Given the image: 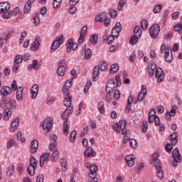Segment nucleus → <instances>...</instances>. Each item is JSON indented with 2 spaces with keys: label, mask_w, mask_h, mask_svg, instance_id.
Segmentation results:
<instances>
[{
  "label": "nucleus",
  "mask_w": 182,
  "mask_h": 182,
  "mask_svg": "<svg viewBox=\"0 0 182 182\" xmlns=\"http://www.w3.org/2000/svg\"><path fill=\"white\" fill-rule=\"evenodd\" d=\"M72 82H73V78L67 80L63 87V93L65 95L63 100L64 106L68 107V109L73 107H70L72 106V97L69 95V89L72 87Z\"/></svg>",
  "instance_id": "nucleus-1"
},
{
  "label": "nucleus",
  "mask_w": 182,
  "mask_h": 182,
  "mask_svg": "<svg viewBox=\"0 0 182 182\" xmlns=\"http://www.w3.org/2000/svg\"><path fill=\"white\" fill-rule=\"evenodd\" d=\"M110 70L112 73H116L119 70V65L113 64L111 65Z\"/></svg>",
  "instance_id": "nucleus-52"
},
{
  "label": "nucleus",
  "mask_w": 182,
  "mask_h": 182,
  "mask_svg": "<svg viewBox=\"0 0 182 182\" xmlns=\"http://www.w3.org/2000/svg\"><path fill=\"white\" fill-rule=\"evenodd\" d=\"M85 157H96V151L92 147H88L84 153Z\"/></svg>",
  "instance_id": "nucleus-22"
},
{
  "label": "nucleus",
  "mask_w": 182,
  "mask_h": 182,
  "mask_svg": "<svg viewBox=\"0 0 182 182\" xmlns=\"http://www.w3.org/2000/svg\"><path fill=\"white\" fill-rule=\"evenodd\" d=\"M100 73V70H99V67L95 66L94 68V70H93V77H92L93 82H96L97 80V77H98Z\"/></svg>",
  "instance_id": "nucleus-29"
},
{
  "label": "nucleus",
  "mask_w": 182,
  "mask_h": 182,
  "mask_svg": "<svg viewBox=\"0 0 182 182\" xmlns=\"http://www.w3.org/2000/svg\"><path fill=\"white\" fill-rule=\"evenodd\" d=\"M23 60V57L21 55H18L14 58V63L19 65V63H22V60Z\"/></svg>",
  "instance_id": "nucleus-41"
},
{
  "label": "nucleus",
  "mask_w": 182,
  "mask_h": 182,
  "mask_svg": "<svg viewBox=\"0 0 182 182\" xmlns=\"http://www.w3.org/2000/svg\"><path fill=\"white\" fill-rule=\"evenodd\" d=\"M60 4H62V0H54L53 1V8L55 9L60 6Z\"/></svg>",
  "instance_id": "nucleus-57"
},
{
  "label": "nucleus",
  "mask_w": 182,
  "mask_h": 182,
  "mask_svg": "<svg viewBox=\"0 0 182 182\" xmlns=\"http://www.w3.org/2000/svg\"><path fill=\"white\" fill-rule=\"evenodd\" d=\"M160 33V26L159 24H154L149 28V35L153 39H156Z\"/></svg>",
  "instance_id": "nucleus-9"
},
{
  "label": "nucleus",
  "mask_w": 182,
  "mask_h": 182,
  "mask_svg": "<svg viewBox=\"0 0 182 182\" xmlns=\"http://www.w3.org/2000/svg\"><path fill=\"white\" fill-rule=\"evenodd\" d=\"M85 167L89 168L90 173H88V176L92 178L89 182H97V166L96 165H92L90 163H87Z\"/></svg>",
  "instance_id": "nucleus-3"
},
{
  "label": "nucleus",
  "mask_w": 182,
  "mask_h": 182,
  "mask_svg": "<svg viewBox=\"0 0 182 182\" xmlns=\"http://www.w3.org/2000/svg\"><path fill=\"white\" fill-rule=\"evenodd\" d=\"M161 9H163V6L161 4H157L153 10V12L155 14H159L161 11Z\"/></svg>",
  "instance_id": "nucleus-44"
},
{
  "label": "nucleus",
  "mask_w": 182,
  "mask_h": 182,
  "mask_svg": "<svg viewBox=\"0 0 182 182\" xmlns=\"http://www.w3.org/2000/svg\"><path fill=\"white\" fill-rule=\"evenodd\" d=\"M31 9H32V5H30L28 3H26L24 6V14H29V12H31Z\"/></svg>",
  "instance_id": "nucleus-45"
},
{
  "label": "nucleus",
  "mask_w": 182,
  "mask_h": 182,
  "mask_svg": "<svg viewBox=\"0 0 182 182\" xmlns=\"http://www.w3.org/2000/svg\"><path fill=\"white\" fill-rule=\"evenodd\" d=\"M17 139L20 140L22 143H25V138L22 137V132H18L17 134Z\"/></svg>",
  "instance_id": "nucleus-63"
},
{
  "label": "nucleus",
  "mask_w": 182,
  "mask_h": 182,
  "mask_svg": "<svg viewBox=\"0 0 182 182\" xmlns=\"http://www.w3.org/2000/svg\"><path fill=\"white\" fill-rule=\"evenodd\" d=\"M117 85H116V82H114V79L111 78L108 80V82L106 86V92H108V93H112V92H114L116 89H117Z\"/></svg>",
  "instance_id": "nucleus-10"
},
{
  "label": "nucleus",
  "mask_w": 182,
  "mask_h": 182,
  "mask_svg": "<svg viewBox=\"0 0 182 182\" xmlns=\"http://www.w3.org/2000/svg\"><path fill=\"white\" fill-rule=\"evenodd\" d=\"M110 22H112V19L110 18H105L104 20V26L107 28V26H110Z\"/></svg>",
  "instance_id": "nucleus-60"
},
{
  "label": "nucleus",
  "mask_w": 182,
  "mask_h": 182,
  "mask_svg": "<svg viewBox=\"0 0 182 182\" xmlns=\"http://www.w3.org/2000/svg\"><path fill=\"white\" fill-rule=\"evenodd\" d=\"M156 117H157V116H156V110H154V109H150L148 115V122L153 123Z\"/></svg>",
  "instance_id": "nucleus-21"
},
{
  "label": "nucleus",
  "mask_w": 182,
  "mask_h": 182,
  "mask_svg": "<svg viewBox=\"0 0 182 182\" xmlns=\"http://www.w3.org/2000/svg\"><path fill=\"white\" fill-rule=\"evenodd\" d=\"M39 67V61L38 60H33V63L28 65V70H32V69L36 70Z\"/></svg>",
  "instance_id": "nucleus-28"
},
{
  "label": "nucleus",
  "mask_w": 182,
  "mask_h": 182,
  "mask_svg": "<svg viewBox=\"0 0 182 182\" xmlns=\"http://www.w3.org/2000/svg\"><path fill=\"white\" fill-rule=\"evenodd\" d=\"M124 5H126V0H119L117 7L118 11H122Z\"/></svg>",
  "instance_id": "nucleus-47"
},
{
  "label": "nucleus",
  "mask_w": 182,
  "mask_h": 182,
  "mask_svg": "<svg viewBox=\"0 0 182 182\" xmlns=\"http://www.w3.org/2000/svg\"><path fill=\"white\" fill-rule=\"evenodd\" d=\"M63 42H65V36H63V35H60L56 37L55 40L52 44L51 50H53V52H55V50H56L59 48V46H60V45L63 43Z\"/></svg>",
  "instance_id": "nucleus-8"
},
{
  "label": "nucleus",
  "mask_w": 182,
  "mask_h": 182,
  "mask_svg": "<svg viewBox=\"0 0 182 182\" xmlns=\"http://www.w3.org/2000/svg\"><path fill=\"white\" fill-rule=\"evenodd\" d=\"M11 8V5L9 3L4 1L0 3V14H5V12H8Z\"/></svg>",
  "instance_id": "nucleus-17"
},
{
  "label": "nucleus",
  "mask_w": 182,
  "mask_h": 182,
  "mask_svg": "<svg viewBox=\"0 0 182 182\" xmlns=\"http://www.w3.org/2000/svg\"><path fill=\"white\" fill-rule=\"evenodd\" d=\"M29 163H30V166L36 168L38 166V164L36 163V159H35V157L33 156L30 157Z\"/></svg>",
  "instance_id": "nucleus-39"
},
{
  "label": "nucleus",
  "mask_w": 182,
  "mask_h": 182,
  "mask_svg": "<svg viewBox=\"0 0 182 182\" xmlns=\"http://www.w3.org/2000/svg\"><path fill=\"white\" fill-rule=\"evenodd\" d=\"M11 90H17L16 91V100H18V102H22V99H23V87H18L16 85V80H14L12 82L11 84Z\"/></svg>",
  "instance_id": "nucleus-5"
},
{
  "label": "nucleus",
  "mask_w": 182,
  "mask_h": 182,
  "mask_svg": "<svg viewBox=\"0 0 182 182\" xmlns=\"http://www.w3.org/2000/svg\"><path fill=\"white\" fill-rule=\"evenodd\" d=\"M155 76L157 78V82H159V83L164 80V72L160 68H157L156 69Z\"/></svg>",
  "instance_id": "nucleus-13"
},
{
  "label": "nucleus",
  "mask_w": 182,
  "mask_h": 182,
  "mask_svg": "<svg viewBox=\"0 0 182 182\" xmlns=\"http://www.w3.org/2000/svg\"><path fill=\"white\" fill-rule=\"evenodd\" d=\"M14 171H15V166L14 165H10L8 168V170L6 173V177H11L12 174H14Z\"/></svg>",
  "instance_id": "nucleus-33"
},
{
  "label": "nucleus",
  "mask_w": 182,
  "mask_h": 182,
  "mask_svg": "<svg viewBox=\"0 0 182 182\" xmlns=\"http://www.w3.org/2000/svg\"><path fill=\"white\" fill-rule=\"evenodd\" d=\"M12 115V110L11 108H6L4 112V119L8 122Z\"/></svg>",
  "instance_id": "nucleus-25"
},
{
  "label": "nucleus",
  "mask_w": 182,
  "mask_h": 182,
  "mask_svg": "<svg viewBox=\"0 0 182 182\" xmlns=\"http://www.w3.org/2000/svg\"><path fill=\"white\" fill-rule=\"evenodd\" d=\"M34 25L38 26L39 23H41V20L39 19V14H36L33 17Z\"/></svg>",
  "instance_id": "nucleus-50"
},
{
  "label": "nucleus",
  "mask_w": 182,
  "mask_h": 182,
  "mask_svg": "<svg viewBox=\"0 0 182 182\" xmlns=\"http://www.w3.org/2000/svg\"><path fill=\"white\" fill-rule=\"evenodd\" d=\"M38 141L36 139H33L30 147V153L31 154H35V153H36V151H38Z\"/></svg>",
  "instance_id": "nucleus-19"
},
{
  "label": "nucleus",
  "mask_w": 182,
  "mask_h": 182,
  "mask_svg": "<svg viewBox=\"0 0 182 182\" xmlns=\"http://www.w3.org/2000/svg\"><path fill=\"white\" fill-rule=\"evenodd\" d=\"M129 146L132 149H137V141L134 139L129 140Z\"/></svg>",
  "instance_id": "nucleus-46"
},
{
  "label": "nucleus",
  "mask_w": 182,
  "mask_h": 182,
  "mask_svg": "<svg viewBox=\"0 0 182 182\" xmlns=\"http://www.w3.org/2000/svg\"><path fill=\"white\" fill-rule=\"evenodd\" d=\"M90 58H92V50L88 48L85 52L84 59H85V60H87L88 59H90Z\"/></svg>",
  "instance_id": "nucleus-35"
},
{
  "label": "nucleus",
  "mask_w": 182,
  "mask_h": 182,
  "mask_svg": "<svg viewBox=\"0 0 182 182\" xmlns=\"http://www.w3.org/2000/svg\"><path fill=\"white\" fill-rule=\"evenodd\" d=\"M59 159V151H55L51 155L52 161H58Z\"/></svg>",
  "instance_id": "nucleus-36"
},
{
  "label": "nucleus",
  "mask_w": 182,
  "mask_h": 182,
  "mask_svg": "<svg viewBox=\"0 0 182 182\" xmlns=\"http://www.w3.org/2000/svg\"><path fill=\"white\" fill-rule=\"evenodd\" d=\"M178 109V107H177V105H173L171 107V109L169 112L171 114V117H174L176 116V113Z\"/></svg>",
  "instance_id": "nucleus-43"
},
{
  "label": "nucleus",
  "mask_w": 182,
  "mask_h": 182,
  "mask_svg": "<svg viewBox=\"0 0 182 182\" xmlns=\"http://www.w3.org/2000/svg\"><path fill=\"white\" fill-rule=\"evenodd\" d=\"M90 86H92V81H87L84 87V93H87V92H89Z\"/></svg>",
  "instance_id": "nucleus-55"
},
{
  "label": "nucleus",
  "mask_w": 182,
  "mask_h": 182,
  "mask_svg": "<svg viewBox=\"0 0 182 182\" xmlns=\"http://www.w3.org/2000/svg\"><path fill=\"white\" fill-rule=\"evenodd\" d=\"M44 180H45V176H43V174H39L36 178L37 182H43Z\"/></svg>",
  "instance_id": "nucleus-61"
},
{
  "label": "nucleus",
  "mask_w": 182,
  "mask_h": 182,
  "mask_svg": "<svg viewBox=\"0 0 182 182\" xmlns=\"http://www.w3.org/2000/svg\"><path fill=\"white\" fill-rule=\"evenodd\" d=\"M41 126L44 130L47 132H50V129L53 126V122H52V119L50 117L46 118L42 123Z\"/></svg>",
  "instance_id": "nucleus-11"
},
{
  "label": "nucleus",
  "mask_w": 182,
  "mask_h": 182,
  "mask_svg": "<svg viewBox=\"0 0 182 182\" xmlns=\"http://www.w3.org/2000/svg\"><path fill=\"white\" fill-rule=\"evenodd\" d=\"M151 164L154 166V167H156V168H160L161 163L160 162V160L159 159H152L151 161Z\"/></svg>",
  "instance_id": "nucleus-32"
},
{
  "label": "nucleus",
  "mask_w": 182,
  "mask_h": 182,
  "mask_svg": "<svg viewBox=\"0 0 182 182\" xmlns=\"http://www.w3.org/2000/svg\"><path fill=\"white\" fill-rule=\"evenodd\" d=\"M134 160H136L134 155H128L125 157V161L128 167H133L134 166Z\"/></svg>",
  "instance_id": "nucleus-16"
},
{
  "label": "nucleus",
  "mask_w": 182,
  "mask_h": 182,
  "mask_svg": "<svg viewBox=\"0 0 182 182\" xmlns=\"http://www.w3.org/2000/svg\"><path fill=\"white\" fill-rule=\"evenodd\" d=\"M156 68H157V65L156 63H152L151 65H149L148 70H149V75L151 77V76L154 75V70H156Z\"/></svg>",
  "instance_id": "nucleus-26"
},
{
  "label": "nucleus",
  "mask_w": 182,
  "mask_h": 182,
  "mask_svg": "<svg viewBox=\"0 0 182 182\" xmlns=\"http://www.w3.org/2000/svg\"><path fill=\"white\" fill-rule=\"evenodd\" d=\"M19 122H20V119L19 118H16V119H14L12 122H11V127L9 128V131L11 132V133H14V132H15L18 127V124H19Z\"/></svg>",
  "instance_id": "nucleus-20"
},
{
  "label": "nucleus",
  "mask_w": 182,
  "mask_h": 182,
  "mask_svg": "<svg viewBox=\"0 0 182 182\" xmlns=\"http://www.w3.org/2000/svg\"><path fill=\"white\" fill-rule=\"evenodd\" d=\"M98 109L100 113H105V103L103 102H100L98 103Z\"/></svg>",
  "instance_id": "nucleus-42"
},
{
  "label": "nucleus",
  "mask_w": 182,
  "mask_h": 182,
  "mask_svg": "<svg viewBox=\"0 0 182 182\" xmlns=\"http://www.w3.org/2000/svg\"><path fill=\"white\" fill-rule=\"evenodd\" d=\"M39 45H41V43H39V41H38V38H36L31 46L32 50H36L38 48H39Z\"/></svg>",
  "instance_id": "nucleus-37"
},
{
  "label": "nucleus",
  "mask_w": 182,
  "mask_h": 182,
  "mask_svg": "<svg viewBox=\"0 0 182 182\" xmlns=\"http://www.w3.org/2000/svg\"><path fill=\"white\" fill-rule=\"evenodd\" d=\"M113 129L114 132H117V133H120V130L122 131V134H126L127 130H126V121H119V123H115L113 125Z\"/></svg>",
  "instance_id": "nucleus-6"
},
{
  "label": "nucleus",
  "mask_w": 182,
  "mask_h": 182,
  "mask_svg": "<svg viewBox=\"0 0 182 182\" xmlns=\"http://www.w3.org/2000/svg\"><path fill=\"white\" fill-rule=\"evenodd\" d=\"M122 26V24H120V22H117L114 27L113 28L112 31V36H114V38L119 37V33L122 31V28H120Z\"/></svg>",
  "instance_id": "nucleus-14"
},
{
  "label": "nucleus",
  "mask_w": 182,
  "mask_h": 182,
  "mask_svg": "<svg viewBox=\"0 0 182 182\" xmlns=\"http://www.w3.org/2000/svg\"><path fill=\"white\" fill-rule=\"evenodd\" d=\"M171 144H177V137H178V134L177 132L173 133L171 136Z\"/></svg>",
  "instance_id": "nucleus-31"
},
{
  "label": "nucleus",
  "mask_w": 182,
  "mask_h": 182,
  "mask_svg": "<svg viewBox=\"0 0 182 182\" xmlns=\"http://www.w3.org/2000/svg\"><path fill=\"white\" fill-rule=\"evenodd\" d=\"M12 16V11H9L8 12L3 13V18H5L6 19H9Z\"/></svg>",
  "instance_id": "nucleus-58"
},
{
  "label": "nucleus",
  "mask_w": 182,
  "mask_h": 182,
  "mask_svg": "<svg viewBox=\"0 0 182 182\" xmlns=\"http://www.w3.org/2000/svg\"><path fill=\"white\" fill-rule=\"evenodd\" d=\"M164 59L167 63H171V62H173V51L171 47L167 46L166 52L164 54Z\"/></svg>",
  "instance_id": "nucleus-12"
},
{
  "label": "nucleus",
  "mask_w": 182,
  "mask_h": 182,
  "mask_svg": "<svg viewBox=\"0 0 182 182\" xmlns=\"http://www.w3.org/2000/svg\"><path fill=\"white\" fill-rule=\"evenodd\" d=\"M65 72H66V68H65V67H58L57 70V75L58 76H65Z\"/></svg>",
  "instance_id": "nucleus-34"
},
{
  "label": "nucleus",
  "mask_w": 182,
  "mask_h": 182,
  "mask_svg": "<svg viewBox=\"0 0 182 182\" xmlns=\"http://www.w3.org/2000/svg\"><path fill=\"white\" fill-rule=\"evenodd\" d=\"M175 144H167L166 146V150L167 153H171V150H173V146Z\"/></svg>",
  "instance_id": "nucleus-62"
},
{
  "label": "nucleus",
  "mask_w": 182,
  "mask_h": 182,
  "mask_svg": "<svg viewBox=\"0 0 182 182\" xmlns=\"http://www.w3.org/2000/svg\"><path fill=\"white\" fill-rule=\"evenodd\" d=\"M146 95H147V87L142 85L140 92L138 94L137 100L141 102L146 97Z\"/></svg>",
  "instance_id": "nucleus-15"
},
{
  "label": "nucleus",
  "mask_w": 182,
  "mask_h": 182,
  "mask_svg": "<svg viewBox=\"0 0 182 182\" xmlns=\"http://www.w3.org/2000/svg\"><path fill=\"white\" fill-rule=\"evenodd\" d=\"M68 48L67 50L68 52H70V50H76V49H77V43H75L72 41H68Z\"/></svg>",
  "instance_id": "nucleus-27"
},
{
  "label": "nucleus",
  "mask_w": 182,
  "mask_h": 182,
  "mask_svg": "<svg viewBox=\"0 0 182 182\" xmlns=\"http://www.w3.org/2000/svg\"><path fill=\"white\" fill-rule=\"evenodd\" d=\"M100 69L101 70H106L107 69V64L105 61L101 63Z\"/></svg>",
  "instance_id": "nucleus-64"
},
{
  "label": "nucleus",
  "mask_w": 182,
  "mask_h": 182,
  "mask_svg": "<svg viewBox=\"0 0 182 182\" xmlns=\"http://www.w3.org/2000/svg\"><path fill=\"white\" fill-rule=\"evenodd\" d=\"M14 144H15V140L11 139L6 143V149L10 150V149H12Z\"/></svg>",
  "instance_id": "nucleus-48"
},
{
  "label": "nucleus",
  "mask_w": 182,
  "mask_h": 182,
  "mask_svg": "<svg viewBox=\"0 0 182 182\" xmlns=\"http://www.w3.org/2000/svg\"><path fill=\"white\" fill-rule=\"evenodd\" d=\"M73 113V107L67 108L61 115L63 120H65L63 122V133L67 136L69 133V122H68V117L69 115Z\"/></svg>",
  "instance_id": "nucleus-2"
},
{
  "label": "nucleus",
  "mask_w": 182,
  "mask_h": 182,
  "mask_svg": "<svg viewBox=\"0 0 182 182\" xmlns=\"http://www.w3.org/2000/svg\"><path fill=\"white\" fill-rule=\"evenodd\" d=\"M60 166L62 167L63 171H66V166H68V161L65 159H62L60 160Z\"/></svg>",
  "instance_id": "nucleus-38"
},
{
  "label": "nucleus",
  "mask_w": 182,
  "mask_h": 182,
  "mask_svg": "<svg viewBox=\"0 0 182 182\" xmlns=\"http://www.w3.org/2000/svg\"><path fill=\"white\" fill-rule=\"evenodd\" d=\"M149 26V23L147 22L146 20H142L141 21V27L144 31H146Z\"/></svg>",
  "instance_id": "nucleus-51"
},
{
  "label": "nucleus",
  "mask_w": 182,
  "mask_h": 182,
  "mask_svg": "<svg viewBox=\"0 0 182 182\" xmlns=\"http://www.w3.org/2000/svg\"><path fill=\"white\" fill-rule=\"evenodd\" d=\"M35 168H36L35 166H28L27 171L28 173L30 174V176H35Z\"/></svg>",
  "instance_id": "nucleus-49"
},
{
  "label": "nucleus",
  "mask_w": 182,
  "mask_h": 182,
  "mask_svg": "<svg viewBox=\"0 0 182 182\" xmlns=\"http://www.w3.org/2000/svg\"><path fill=\"white\" fill-rule=\"evenodd\" d=\"M172 157L173 161H172V166L173 167H177V163H181V156L180 155V151H178V148H176L173 153Z\"/></svg>",
  "instance_id": "nucleus-7"
},
{
  "label": "nucleus",
  "mask_w": 182,
  "mask_h": 182,
  "mask_svg": "<svg viewBox=\"0 0 182 182\" xmlns=\"http://www.w3.org/2000/svg\"><path fill=\"white\" fill-rule=\"evenodd\" d=\"M49 153H43L40 157V167H43L44 163L49 159Z\"/></svg>",
  "instance_id": "nucleus-23"
},
{
  "label": "nucleus",
  "mask_w": 182,
  "mask_h": 182,
  "mask_svg": "<svg viewBox=\"0 0 182 182\" xmlns=\"http://www.w3.org/2000/svg\"><path fill=\"white\" fill-rule=\"evenodd\" d=\"M106 19V14L104 13L100 14L95 17V22H100L102 23Z\"/></svg>",
  "instance_id": "nucleus-30"
},
{
  "label": "nucleus",
  "mask_w": 182,
  "mask_h": 182,
  "mask_svg": "<svg viewBox=\"0 0 182 182\" xmlns=\"http://www.w3.org/2000/svg\"><path fill=\"white\" fill-rule=\"evenodd\" d=\"M97 39H98L97 35L94 34L91 36L90 41L92 43V45H96L97 43Z\"/></svg>",
  "instance_id": "nucleus-40"
},
{
  "label": "nucleus",
  "mask_w": 182,
  "mask_h": 182,
  "mask_svg": "<svg viewBox=\"0 0 182 182\" xmlns=\"http://www.w3.org/2000/svg\"><path fill=\"white\" fill-rule=\"evenodd\" d=\"M38 92L39 86H38L36 84H34L31 89V99H36V96H38Z\"/></svg>",
  "instance_id": "nucleus-18"
},
{
  "label": "nucleus",
  "mask_w": 182,
  "mask_h": 182,
  "mask_svg": "<svg viewBox=\"0 0 182 182\" xmlns=\"http://www.w3.org/2000/svg\"><path fill=\"white\" fill-rule=\"evenodd\" d=\"M149 127H148V124L147 122H143L142 123V132L143 133H146L148 130Z\"/></svg>",
  "instance_id": "nucleus-59"
},
{
  "label": "nucleus",
  "mask_w": 182,
  "mask_h": 182,
  "mask_svg": "<svg viewBox=\"0 0 182 182\" xmlns=\"http://www.w3.org/2000/svg\"><path fill=\"white\" fill-rule=\"evenodd\" d=\"M141 28L140 26H135L134 28V36L130 38V45H136L139 42V39L141 38Z\"/></svg>",
  "instance_id": "nucleus-4"
},
{
  "label": "nucleus",
  "mask_w": 182,
  "mask_h": 182,
  "mask_svg": "<svg viewBox=\"0 0 182 182\" xmlns=\"http://www.w3.org/2000/svg\"><path fill=\"white\" fill-rule=\"evenodd\" d=\"M156 170L157 177H159V178H163V177H164V173H163V170H161V167L156 168Z\"/></svg>",
  "instance_id": "nucleus-54"
},
{
  "label": "nucleus",
  "mask_w": 182,
  "mask_h": 182,
  "mask_svg": "<svg viewBox=\"0 0 182 182\" xmlns=\"http://www.w3.org/2000/svg\"><path fill=\"white\" fill-rule=\"evenodd\" d=\"M1 93L3 96H7L8 95H11V93H12V90L8 86H4L1 87Z\"/></svg>",
  "instance_id": "nucleus-24"
},
{
  "label": "nucleus",
  "mask_w": 182,
  "mask_h": 182,
  "mask_svg": "<svg viewBox=\"0 0 182 182\" xmlns=\"http://www.w3.org/2000/svg\"><path fill=\"white\" fill-rule=\"evenodd\" d=\"M75 139H76V131H73L70 135L69 141L71 143H73V141H75Z\"/></svg>",
  "instance_id": "nucleus-53"
},
{
  "label": "nucleus",
  "mask_w": 182,
  "mask_h": 182,
  "mask_svg": "<svg viewBox=\"0 0 182 182\" xmlns=\"http://www.w3.org/2000/svg\"><path fill=\"white\" fill-rule=\"evenodd\" d=\"M109 16L112 19H115L117 17V11L114 10H109Z\"/></svg>",
  "instance_id": "nucleus-56"
}]
</instances>
